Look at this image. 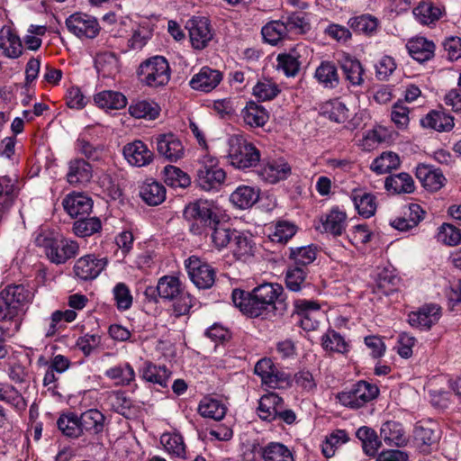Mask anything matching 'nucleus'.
Masks as SVG:
<instances>
[{"label":"nucleus","mask_w":461,"mask_h":461,"mask_svg":"<svg viewBox=\"0 0 461 461\" xmlns=\"http://www.w3.org/2000/svg\"><path fill=\"white\" fill-rule=\"evenodd\" d=\"M283 287L278 284L265 283L255 287L251 292L234 289L231 298L234 305L244 314L251 318L267 317L275 314L276 303L282 302L280 296Z\"/></svg>","instance_id":"f257e3e1"},{"label":"nucleus","mask_w":461,"mask_h":461,"mask_svg":"<svg viewBox=\"0 0 461 461\" xmlns=\"http://www.w3.org/2000/svg\"><path fill=\"white\" fill-rule=\"evenodd\" d=\"M183 214L189 221V230L194 235H207L208 229L219 220L214 203L203 199L190 203L185 206Z\"/></svg>","instance_id":"f03ea898"},{"label":"nucleus","mask_w":461,"mask_h":461,"mask_svg":"<svg viewBox=\"0 0 461 461\" xmlns=\"http://www.w3.org/2000/svg\"><path fill=\"white\" fill-rule=\"evenodd\" d=\"M32 293L23 285H10L0 291V321H11L25 312Z\"/></svg>","instance_id":"7ed1b4c3"},{"label":"nucleus","mask_w":461,"mask_h":461,"mask_svg":"<svg viewBox=\"0 0 461 461\" xmlns=\"http://www.w3.org/2000/svg\"><path fill=\"white\" fill-rule=\"evenodd\" d=\"M140 82L151 88H158L168 84L171 78V68L163 56H153L143 60L138 69Z\"/></svg>","instance_id":"20e7f679"},{"label":"nucleus","mask_w":461,"mask_h":461,"mask_svg":"<svg viewBox=\"0 0 461 461\" xmlns=\"http://www.w3.org/2000/svg\"><path fill=\"white\" fill-rule=\"evenodd\" d=\"M260 151L241 135L229 139L228 158L230 164L238 169H248L260 162Z\"/></svg>","instance_id":"39448f33"},{"label":"nucleus","mask_w":461,"mask_h":461,"mask_svg":"<svg viewBox=\"0 0 461 461\" xmlns=\"http://www.w3.org/2000/svg\"><path fill=\"white\" fill-rule=\"evenodd\" d=\"M36 243L44 249L47 258L56 265L66 263L68 259L76 257L79 250L78 243L68 239L54 240L38 236Z\"/></svg>","instance_id":"423d86ee"},{"label":"nucleus","mask_w":461,"mask_h":461,"mask_svg":"<svg viewBox=\"0 0 461 461\" xmlns=\"http://www.w3.org/2000/svg\"><path fill=\"white\" fill-rule=\"evenodd\" d=\"M379 389L375 384L358 381L337 395L339 402L348 408L358 409L377 397Z\"/></svg>","instance_id":"0eeeda50"},{"label":"nucleus","mask_w":461,"mask_h":461,"mask_svg":"<svg viewBox=\"0 0 461 461\" xmlns=\"http://www.w3.org/2000/svg\"><path fill=\"white\" fill-rule=\"evenodd\" d=\"M225 178L226 173L219 167L217 158L205 156L199 161L195 181L203 190L218 189Z\"/></svg>","instance_id":"6e6552de"},{"label":"nucleus","mask_w":461,"mask_h":461,"mask_svg":"<svg viewBox=\"0 0 461 461\" xmlns=\"http://www.w3.org/2000/svg\"><path fill=\"white\" fill-rule=\"evenodd\" d=\"M185 267L190 279L199 289H208L213 285L216 273L206 262L193 256L185 261Z\"/></svg>","instance_id":"1a4fd4ad"},{"label":"nucleus","mask_w":461,"mask_h":461,"mask_svg":"<svg viewBox=\"0 0 461 461\" xmlns=\"http://www.w3.org/2000/svg\"><path fill=\"white\" fill-rule=\"evenodd\" d=\"M66 25L68 31L78 38L94 39L100 29L95 18L80 13L74 14L67 18Z\"/></svg>","instance_id":"9d476101"},{"label":"nucleus","mask_w":461,"mask_h":461,"mask_svg":"<svg viewBox=\"0 0 461 461\" xmlns=\"http://www.w3.org/2000/svg\"><path fill=\"white\" fill-rule=\"evenodd\" d=\"M191 43L194 49L203 50L212 38L209 20L205 17H193L186 22Z\"/></svg>","instance_id":"9b49d317"},{"label":"nucleus","mask_w":461,"mask_h":461,"mask_svg":"<svg viewBox=\"0 0 461 461\" xmlns=\"http://www.w3.org/2000/svg\"><path fill=\"white\" fill-rule=\"evenodd\" d=\"M107 264L106 258H98L93 254L79 258L74 265V273L81 280L96 278Z\"/></svg>","instance_id":"f8f14e48"},{"label":"nucleus","mask_w":461,"mask_h":461,"mask_svg":"<svg viewBox=\"0 0 461 461\" xmlns=\"http://www.w3.org/2000/svg\"><path fill=\"white\" fill-rule=\"evenodd\" d=\"M441 317V308L438 304H426L417 312L409 314V323L422 330H429Z\"/></svg>","instance_id":"ddd939ff"},{"label":"nucleus","mask_w":461,"mask_h":461,"mask_svg":"<svg viewBox=\"0 0 461 461\" xmlns=\"http://www.w3.org/2000/svg\"><path fill=\"white\" fill-rule=\"evenodd\" d=\"M320 304L314 301L299 299L294 302V313L300 318V326L305 330H313L319 322L315 315L319 313Z\"/></svg>","instance_id":"4468645a"},{"label":"nucleus","mask_w":461,"mask_h":461,"mask_svg":"<svg viewBox=\"0 0 461 461\" xmlns=\"http://www.w3.org/2000/svg\"><path fill=\"white\" fill-rule=\"evenodd\" d=\"M156 145L158 154L171 162H176L184 156L182 142L172 133L157 136Z\"/></svg>","instance_id":"2eb2a0df"},{"label":"nucleus","mask_w":461,"mask_h":461,"mask_svg":"<svg viewBox=\"0 0 461 461\" xmlns=\"http://www.w3.org/2000/svg\"><path fill=\"white\" fill-rule=\"evenodd\" d=\"M64 210L72 218H80L89 215L93 209L92 199L84 193H72L62 201Z\"/></svg>","instance_id":"dca6fc26"},{"label":"nucleus","mask_w":461,"mask_h":461,"mask_svg":"<svg viewBox=\"0 0 461 461\" xmlns=\"http://www.w3.org/2000/svg\"><path fill=\"white\" fill-rule=\"evenodd\" d=\"M258 173L265 182L276 184L290 176L291 167L284 159L278 158L264 163Z\"/></svg>","instance_id":"f3484780"},{"label":"nucleus","mask_w":461,"mask_h":461,"mask_svg":"<svg viewBox=\"0 0 461 461\" xmlns=\"http://www.w3.org/2000/svg\"><path fill=\"white\" fill-rule=\"evenodd\" d=\"M122 153L125 159L132 166L144 167L153 160V152L141 140H134L127 143Z\"/></svg>","instance_id":"a211bd4d"},{"label":"nucleus","mask_w":461,"mask_h":461,"mask_svg":"<svg viewBox=\"0 0 461 461\" xmlns=\"http://www.w3.org/2000/svg\"><path fill=\"white\" fill-rule=\"evenodd\" d=\"M221 79L222 75L219 70L203 67L192 77L189 86L194 90L208 93L214 89Z\"/></svg>","instance_id":"6ab92c4d"},{"label":"nucleus","mask_w":461,"mask_h":461,"mask_svg":"<svg viewBox=\"0 0 461 461\" xmlns=\"http://www.w3.org/2000/svg\"><path fill=\"white\" fill-rule=\"evenodd\" d=\"M79 424L82 427L84 435L97 436L104 432L106 418L97 409H89L80 414Z\"/></svg>","instance_id":"aec40b11"},{"label":"nucleus","mask_w":461,"mask_h":461,"mask_svg":"<svg viewBox=\"0 0 461 461\" xmlns=\"http://www.w3.org/2000/svg\"><path fill=\"white\" fill-rule=\"evenodd\" d=\"M345 80L352 86H361L365 80V68L361 62L349 55L344 56L339 60Z\"/></svg>","instance_id":"412c9836"},{"label":"nucleus","mask_w":461,"mask_h":461,"mask_svg":"<svg viewBox=\"0 0 461 461\" xmlns=\"http://www.w3.org/2000/svg\"><path fill=\"white\" fill-rule=\"evenodd\" d=\"M380 436L386 445L397 447L406 446L409 441L403 426L394 420H388L382 424Z\"/></svg>","instance_id":"4be33fe9"},{"label":"nucleus","mask_w":461,"mask_h":461,"mask_svg":"<svg viewBox=\"0 0 461 461\" xmlns=\"http://www.w3.org/2000/svg\"><path fill=\"white\" fill-rule=\"evenodd\" d=\"M93 176L92 166L83 158H76L68 163L67 180L72 185H85Z\"/></svg>","instance_id":"5701e85b"},{"label":"nucleus","mask_w":461,"mask_h":461,"mask_svg":"<svg viewBox=\"0 0 461 461\" xmlns=\"http://www.w3.org/2000/svg\"><path fill=\"white\" fill-rule=\"evenodd\" d=\"M406 49L413 59L423 63L434 57L435 44L424 37H416L408 41Z\"/></svg>","instance_id":"b1692460"},{"label":"nucleus","mask_w":461,"mask_h":461,"mask_svg":"<svg viewBox=\"0 0 461 461\" xmlns=\"http://www.w3.org/2000/svg\"><path fill=\"white\" fill-rule=\"evenodd\" d=\"M314 78L324 88L334 89L340 84V77L336 64L330 60H323L316 68Z\"/></svg>","instance_id":"393cba45"},{"label":"nucleus","mask_w":461,"mask_h":461,"mask_svg":"<svg viewBox=\"0 0 461 461\" xmlns=\"http://www.w3.org/2000/svg\"><path fill=\"white\" fill-rule=\"evenodd\" d=\"M303 50V46L297 45L289 52L278 54L276 58L277 68L282 70L286 77H295L301 68L302 61L300 58Z\"/></svg>","instance_id":"a878e982"},{"label":"nucleus","mask_w":461,"mask_h":461,"mask_svg":"<svg viewBox=\"0 0 461 461\" xmlns=\"http://www.w3.org/2000/svg\"><path fill=\"white\" fill-rule=\"evenodd\" d=\"M230 249L233 256L239 260H246L254 255L255 243L252 238L241 231L234 230Z\"/></svg>","instance_id":"bb28decb"},{"label":"nucleus","mask_w":461,"mask_h":461,"mask_svg":"<svg viewBox=\"0 0 461 461\" xmlns=\"http://www.w3.org/2000/svg\"><path fill=\"white\" fill-rule=\"evenodd\" d=\"M244 123L250 128L263 127L268 121L269 115L264 106L249 101L241 111Z\"/></svg>","instance_id":"cd10ccee"},{"label":"nucleus","mask_w":461,"mask_h":461,"mask_svg":"<svg viewBox=\"0 0 461 461\" xmlns=\"http://www.w3.org/2000/svg\"><path fill=\"white\" fill-rule=\"evenodd\" d=\"M23 45L19 36L10 28L0 32V53L7 58L15 59L22 54Z\"/></svg>","instance_id":"c85d7f7f"},{"label":"nucleus","mask_w":461,"mask_h":461,"mask_svg":"<svg viewBox=\"0 0 461 461\" xmlns=\"http://www.w3.org/2000/svg\"><path fill=\"white\" fill-rule=\"evenodd\" d=\"M350 198L358 213L365 218H370L376 211L375 196L362 189H354Z\"/></svg>","instance_id":"c756f323"},{"label":"nucleus","mask_w":461,"mask_h":461,"mask_svg":"<svg viewBox=\"0 0 461 461\" xmlns=\"http://www.w3.org/2000/svg\"><path fill=\"white\" fill-rule=\"evenodd\" d=\"M140 196L149 206H156L166 199V188L152 179L145 181L140 186Z\"/></svg>","instance_id":"7c9ffc66"},{"label":"nucleus","mask_w":461,"mask_h":461,"mask_svg":"<svg viewBox=\"0 0 461 461\" xmlns=\"http://www.w3.org/2000/svg\"><path fill=\"white\" fill-rule=\"evenodd\" d=\"M322 348L329 353L347 354L349 351V343L338 331L329 329L321 339Z\"/></svg>","instance_id":"2f4dec72"},{"label":"nucleus","mask_w":461,"mask_h":461,"mask_svg":"<svg viewBox=\"0 0 461 461\" xmlns=\"http://www.w3.org/2000/svg\"><path fill=\"white\" fill-rule=\"evenodd\" d=\"M258 453L263 461H294L291 450L279 442H270L260 447Z\"/></svg>","instance_id":"473e14b6"},{"label":"nucleus","mask_w":461,"mask_h":461,"mask_svg":"<svg viewBox=\"0 0 461 461\" xmlns=\"http://www.w3.org/2000/svg\"><path fill=\"white\" fill-rule=\"evenodd\" d=\"M283 399L275 393L263 395L258 402V414L261 420L271 421L276 419V413Z\"/></svg>","instance_id":"72a5a7b5"},{"label":"nucleus","mask_w":461,"mask_h":461,"mask_svg":"<svg viewBox=\"0 0 461 461\" xmlns=\"http://www.w3.org/2000/svg\"><path fill=\"white\" fill-rule=\"evenodd\" d=\"M413 14L420 23L429 25L439 20L442 15V9L430 0H422L413 9Z\"/></svg>","instance_id":"f704fd0d"},{"label":"nucleus","mask_w":461,"mask_h":461,"mask_svg":"<svg viewBox=\"0 0 461 461\" xmlns=\"http://www.w3.org/2000/svg\"><path fill=\"white\" fill-rule=\"evenodd\" d=\"M384 187L393 194H411L415 189L411 176L404 172L386 177Z\"/></svg>","instance_id":"c9c22d12"},{"label":"nucleus","mask_w":461,"mask_h":461,"mask_svg":"<svg viewBox=\"0 0 461 461\" xmlns=\"http://www.w3.org/2000/svg\"><path fill=\"white\" fill-rule=\"evenodd\" d=\"M95 103L103 109L120 110L127 105V98L120 92L104 90L94 96Z\"/></svg>","instance_id":"e433bc0d"},{"label":"nucleus","mask_w":461,"mask_h":461,"mask_svg":"<svg viewBox=\"0 0 461 461\" xmlns=\"http://www.w3.org/2000/svg\"><path fill=\"white\" fill-rule=\"evenodd\" d=\"M259 198V190L249 185H240L230 194V202L240 209L251 207Z\"/></svg>","instance_id":"4c0bfd02"},{"label":"nucleus","mask_w":461,"mask_h":461,"mask_svg":"<svg viewBox=\"0 0 461 461\" xmlns=\"http://www.w3.org/2000/svg\"><path fill=\"white\" fill-rule=\"evenodd\" d=\"M281 19L287 32L304 34L311 29L307 14L303 12H285Z\"/></svg>","instance_id":"58836bf2"},{"label":"nucleus","mask_w":461,"mask_h":461,"mask_svg":"<svg viewBox=\"0 0 461 461\" xmlns=\"http://www.w3.org/2000/svg\"><path fill=\"white\" fill-rule=\"evenodd\" d=\"M424 128H430L438 131H447L454 127L453 117L442 112L431 111L420 120Z\"/></svg>","instance_id":"ea45409f"},{"label":"nucleus","mask_w":461,"mask_h":461,"mask_svg":"<svg viewBox=\"0 0 461 461\" xmlns=\"http://www.w3.org/2000/svg\"><path fill=\"white\" fill-rule=\"evenodd\" d=\"M356 436L362 443L363 451L367 456H375L382 446L375 430L370 427L362 426L357 430Z\"/></svg>","instance_id":"a19ab883"},{"label":"nucleus","mask_w":461,"mask_h":461,"mask_svg":"<svg viewBox=\"0 0 461 461\" xmlns=\"http://www.w3.org/2000/svg\"><path fill=\"white\" fill-rule=\"evenodd\" d=\"M347 215L338 209H332L324 218L321 224L324 231L339 236L345 230Z\"/></svg>","instance_id":"79ce46f5"},{"label":"nucleus","mask_w":461,"mask_h":461,"mask_svg":"<svg viewBox=\"0 0 461 461\" xmlns=\"http://www.w3.org/2000/svg\"><path fill=\"white\" fill-rule=\"evenodd\" d=\"M348 24L356 32L373 36L377 32L379 21L371 14H362L350 18Z\"/></svg>","instance_id":"37998d69"},{"label":"nucleus","mask_w":461,"mask_h":461,"mask_svg":"<svg viewBox=\"0 0 461 461\" xmlns=\"http://www.w3.org/2000/svg\"><path fill=\"white\" fill-rule=\"evenodd\" d=\"M102 230V222L98 217L88 215L78 218L73 223V232L77 237L85 238L94 235Z\"/></svg>","instance_id":"c03bdc74"},{"label":"nucleus","mask_w":461,"mask_h":461,"mask_svg":"<svg viewBox=\"0 0 461 461\" xmlns=\"http://www.w3.org/2000/svg\"><path fill=\"white\" fill-rule=\"evenodd\" d=\"M321 113L330 121L338 123L345 122L349 117V110L339 99H333L325 103L321 107Z\"/></svg>","instance_id":"a18cd8bd"},{"label":"nucleus","mask_w":461,"mask_h":461,"mask_svg":"<svg viewBox=\"0 0 461 461\" xmlns=\"http://www.w3.org/2000/svg\"><path fill=\"white\" fill-rule=\"evenodd\" d=\"M129 112L131 116L138 119L154 120L159 115L160 107L154 101L141 100L131 104Z\"/></svg>","instance_id":"49530a36"},{"label":"nucleus","mask_w":461,"mask_h":461,"mask_svg":"<svg viewBox=\"0 0 461 461\" xmlns=\"http://www.w3.org/2000/svg\"><path fill=\"white\" fill-rule=\"evenodd\" d=\"M59 429L67 437L77 438L84 435L82 427L79 424V416L74 413L63 414L58 420Z\"/></svg>","instance_id":"de8ad7c7"},{"label":"nucleus","mask_w":461,"mask_h":461,"mask_svg":"<svg viewBox=\"0 0 461 461\" xmlns=\"http://www.w3.org/2000/svg\"><path fill=\"white\" fill-rule=\"evenodd\" d=\"M234 230L228 228L220 220L217 221L216 224L208 229V232L211 231L212 242L218 249L230 246Z\"/></svg>","instance_id":"09e8293b"},{"label":"nucleus","mask_w":461,"mask_h":461,"mask_svg":"<svg viewBox=\"0 0 461 461\" xmlns=\"http://www.w3.org/2000/svg\"><path fill=\"white\" fill-rule=\"evenodd\" d=\"M198 411L204 418L221 420L226 414V407L218 400L204 398L200 402Z\"/></svg>","instance_id":"8fccbe9b"},{"label":"nucleus","mask_w":461,"mask_h":461,"mask_svg":"<svg viewBox=\"0 0 461 461\" xmlns=\"http://www.w3.org/2000/svg\"><path fill=\"white\" fill-rule=\"evenodd\" d=\"M399 156L392 151L383 152L376 158L372 165L371 169L379 174H386L393 169H396L400 166Z\"/></svg>","instance_id":"3c124183"},{"label":"nucleus","mask_w":461,"mask_h":461,"mask_svg":"<svg viewBox=\"0 0 461 461\" xmlns=\"http://www.w3.org/2000/svg\"><path fill=\"white\" fill-rule=\"evenodd\" d=\"M163 175L165 183L172 187L185 188L191 184L190 176L175 166H166Z\"/></svg>","instance_id":"603ef678"},{"label":"nucleus","mask_w":461,"mask_h":461,"mask_svg":"<svg viewBox=\"0 0 461 461\" xmlns=\"http://www.w3.org/2000/svg\"><path fill=\"white\" fill-rule=\"evenodd\" d=\"M170 373L165 366H156L147 363L142 371V377L148 382L158 384L162 387H167V383Z\"/></svg>","instance_id":"864d4df0"},{"label":"nucleus","mask_w":461,"mask_h":461,"mask_svg":"<svg viewBox=\"0 0 461 461\" xmlns=\"http://www.w3.org/2000/svg\"><path fill=\"white\" fill-rule=\"evenodd\" d=\"M261 33L267 42L276 45L286 36L287 32L282 19H280L279 21H272L263 26Z\"/></svg>","instance_id":"5fc2aeb1"},{"label":"nucleus","mask_w":461,"mask_h":461,"mask_svg":"<svg viewBox=\"0 0 461 461\" xmlns=\"http://www.w3.org/2000/svg\"><path fill=\"white\" fill-rule=\"evenodd\" d=\"M158 295L167 300L176 299L181 293L180 281L177 277L165 276L158 282Z\"/></svg>","instance_id":"6e6d98bb"},{"label":"nucleus","mask_w":461,"mask_h":461,"mask_svg":"<svg viewBox=\"0 0 461 461\" xmlns=\"http://www.w3.org/2000/svg\"><path fill=\"white\" fill-rule=\"evenodd\" d=\"M414 439L421 451H428V448L435 445L438 440V435L430 427L417 424L414 428Z\"/></svg>","instance_id":"4d7b16f0"},{"label":"nucleus","mask_w":461,"mask_h":461,"mask_svg":"<svg viewBox=\"0 0 461 461\" xmlns=\"http://www.w3.org/2000/svg\"><path fill=\"white\" fill-rule=\"evenodd\" d=\"M399 278L393 273V271L384 268L376 276L375 286L378 292L385 295H389L397 289Z\"/></svg>","instance_id":"13d9d810"},{"label":"nucleus","mask_w":461,"mask_h":461,"mask_svg":"<svg viewBox=\"0 0 461 461\" xmlns=\"http://www.w3.org/2000/svg\"><path fill=\"white\" fill-rule=\"evenodd\" d=\"M105 375L115 380L117 384H129L135 378V373L129 363L113 366L105 371Z\"/></svg>","instance_id":"bf43d9fd"},{"label":"nucleus","mask_w":461,"mask_h":461,"mask_svg":"<svg viewBox=\"0 0 461 461\" xmlns=\"http://www.w3.org/2000/svg\"><path fill=\"white\" fill-rule=\"evenodd\" d=\"M306 268L300 266L290 267L285 274L286 287L293 292H298L305 286Z\"/></svg>","instance_id":"052dcab7"},{"label":"nucleus","mask_w":461,"mask_h":461,"mask_svg":"<svg viewBox=\"0 0 461 461\" xmlns=\"http://www.w3.org/2000/svg\"><path fill=\"white\" fill-rule=\"evenodd\" d=\"M280 92L278 86L271 79L264 78L258 80L253 87V95L259 101H268L274 99Z\"/></svg>","instance_id":"680f3d73"},{"label":"nucleus","mask_w":461,"mask_h":461,"mask_svg":"<svg viewBox=\"0 0 461 461\" xmlns=\"http://www.w3.org/2000/svg\"><path fill=\"white\" fill-rule=\"evenodd\" d=\"M77 317L74 310L55 311L51 314L50 327L46 332V337H52L59 329L62 328L61 322H72Z\"/></svg>","instance_id":"e2e57ef3"},{"label":"nucleus","mask_w":461,"mask_h":461,"mask_svg":"<svg viewBox=\"0 0 461 461\" xmlns=\"http://www.w3.org/2000/svg\"><path fill=\"white\" fill-rule=\"evenodd\" d=\"M290 258L294 260L295 266L305 267L316 258V249L312 246L291 248Z\"/></svg>","instance_id":"0e129e2a"},{"label":"nucleus","mask_w":461,"mask_h":461,"mask_svg":"<svg viewBox=\"0 0 461 461\" xmlns=\"http://www.w3.org/2000/svg\"><path fill=\"white\" fill-rule=\"evenodd\" d=\"M296 232V228L294 224L287 221H278L275 230L269 234V238L273 242L285 243L287 242Z\"/></svg>","instance_id":"69168bd1"},{"label":"nucleus","mask_w":461,"mask_h":461,"mask_svg":"<svg viewBox=\"0 0 461 461\" xmlns=\"http://www.w3.org/2000/svg\"><path fill=\"white\" fill-rule=\"evenodd\" d=\"M275 368L276 366L270 358H262L257 362L254 372L261 377L264 384L274 385L273 384L276 381V376L273 375Z\"/></svg>","instance_id":"338daca9"},{"label":"nucleus","mask_w":461,"mask_h":461,"mask_svg":"<svg viewBox=\"0 0 461 461\" xmlns=\"http://www.w3.org/2000/svg\"><path fill=\"white\" fill-rule=\"evenodd\" d=\"M438 240L448 246H456L461 242V230L449 223L439 227Z\"/></svg>","instance_id":"774afa93"}]
</instances>
